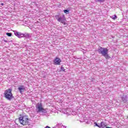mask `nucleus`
Instances as JSON below:
<instances>
[{"mask_svg": "<svg viewBox=\"0 0 128 128\" xmlns=\"http://www.w3.org/2000/svg\"><path fill=\"white\" fill-rule=\"evenodd\" d=\"M122 99L124 102H128V100H126V96L122 97Z\"/></svg>", "mask_w": 128, "mask_h": 128, "instance_id": "f8f14e48", "label": "nucleus"}, {"mask_svg": "<svg viewBox=\"0 0 128 128\" xmlns=\"http://www.w3.org/2000/svg\"><path fill=\"white\" fill-rule=\"evenodd\" d=\"M14 34L16 36H18L19 38H22V36H24V34L18 32V31H14Z\"/></svg>", "mask_w": 128, "mask_h": 128, "instance_id": "0eeeda50", "label": "nucleus"}, {"mask_svg": "<svg viewBox=\"0 0 128 128\" xmlns=\"http://www.w3.org/2000/svg\"><path fill=\"white\" fill-rule=\"evenodd\" d=\"M55 18L58 22H61L62 24H66V17L64 16V14L62 15V16L56 15L55 16Z\"/></svg>", "mask_w": 128, "mask_h": 128, "instance_id": "39448f33", "label": "nucleus"}, {"mask_svg": "<svg viewBox=\"0 0 128 128\" xmlns=\"http://www.w3.org/2000/svg\"><path fill=\"white\" fill-rule=\"evenodd\" d=\"M4 98L8 100H12L14 98V96L12 93L11 89L6 90L4 92Z\"/></svg>", "mask_w": 128, "mask_h": 128, "instance_id": "7ed1b4c3", "label": "nucleus"}, {"mask_svg": "<svg viewBox=\"0 0 128 128\" xmlns=\"http://www.w3.org/2000/svg\"><path fill=\"white\" fill-rule=\"evenodd\" d=\"M82 122H84V120H83V121H82Z\"/></svg>", "mask_w": 128, "mask_h": 128, "instance_id": "412c9836", "label": "nucleus"}, {"mask_svg": "<svg viewBox=\"0 0 128 128\" xmlns=\"http://www.w3.org/2000/svg\"><path fill=\"white\" fill-rule=\"evenodd\" d=\"M61 70H62L63 72H64V66H61Z\"/></svg>", "mask_w": 128, "mask_h": 128, "instance_id": "f3484780", "label": "nucleus"}, {"mask_svg": "<svg viewBox=\"0 0 128 128\" xmlns=\"http://www.w3.org/2000/svg\"><path fill=\"white\" fill-rule=\"evenodd\" d=\"M19 122L22 126H26L28 124V118L26 116H20L18 118Z\"/></svg>", "mask_w": 128, "mask_h": 128, "instance_id": "f03ea898", "label": "nucleus"}, {"mask_svg": "<svg viewBox=\"0 0 128 128\" xmlns=\"http://www.w3.org/2000/svg\"><path fill=\"white\" fill-rule=\"evenodd\" d=\"M6 36H12V33H10V32H7L6 33Z\"/></svg>", "mask_w": 128, "mask_h": 128, "instance_id": "dca6fc26", "label": "nucleus"}, {"mask_svg": "<svg viewBox=\"0 0 128 128\" xmlns=\"http://www.w3.org/2000/svg\"><path fill=\"white\" fill-rule=\"evenodd\" d=\"M18 90H19L20 94H22V92L26 90V86L22 85L19 86Z\"/></svg>", "mask_w": 128, "mask_h": 128, "instance_id": "6e6552de", "label": "nucleus"}, {"mask_svg": "<svg viewBox=\"0 0 128 128\" xmlns=\"http://www.w3.org/2000/svg\"><path fill=\"white\" fill-rule=\"evenodd\" d=\"M98 126L100 128H106V123H104V122H102L100 125Z\"/></svg>", "mask_w": 128, "mask_h": 128, "instance_id": "9d476101", "label": "nucleus"}, {"mask_svg": "<svg viewBox=\"0 0 128 128\" xmlns=\"http://www.w3.org/2000/svg\"><path fill=\"white\" fill-rule=\"evenodd\" d=\"M1 6H4V3H2Z\"/></svg>", "mask_w": 128, "mask_h": 128, "instance_id": "6ab92c4d", "label": "nucleus"}, {"mask_svg": "<svg viewBox=\"0 0 128 128\" xmlns=\"http://www.w3.org/2000/svg\"><path fill=\"white\" fill-rule=\"evenodd\" d=\"M5 42H6V41H5Z\"/></svg>", "mask_w": 128, "mask_h": 128, "instance_id": "aec40b11", "label": "nucleus"}, {"mask_svg": "<svg viewBox=\"0 0 128 128\" xmlns=\"http://www.w3.org/2000/svg\"><path fill=\"white\" fill-rule=\"evenodd\" d=\"M98 52L99 54H102V56H104L105 58H110V56H108V48H102L100 47L99 49H98Z\"/></svg>", "mask_w": 128, "mask_h": 128, "instance_id": "f257e3e1", "label": "nucleus"}, {"mask_svg": "<svg viewBox=\"0 0 128 128\" xmlns=\"http://www.w3.org/2000/svg\"><path fill=\"white\" fill-rule=\"evenodd\" d=\"M94 124H96V126H98H98H100V125H98V124H96V123L95 122Z\"/></svg>", "mask_w": 128, "mask_h": 128, "instance_id": "a211bd4d", "label": "nucleus"}, {"mask_svg": "<svg viewBox=\"0 0 128 128\" xmlns=\"http://www.w3.org/2000/svg\"><path fill=\"white\" fill-rule=\"evenodd\" d=\"M110 18H112V20H116L118 18V16H116V15L111 16Z\"/></svg>", "mask_w": 128, "mask_h": 128, "instance_id": "ddd939ff", "label": "nucleus"}, {"mask_svg": "<svg viewBox=\"0 0 128 128\" xmlns=\"http://www.w3.org/2000/svg\"><path fill=\"white\" fill-rule=\"evenodd\" d=\"M32 36V35L28 33H25L23 34L22 38H30Z\"/></svg>", "mask_w": 128, "mask_h": 128, "instance_id": "9b49d317", "label": "nucleus"}, {"mask_svg": "<svg viewBox=\"0 0 128 128\" xmlns=\"http://www.w3.org/2000/svg\"><path fill=\"white\" fill-rule=\"evenodd\" d=\"M36 110L37 112H46V110L42 106V103H38L36 104Z\"/></svg>", "mask_w": 128, "mask_h": 128, "instance_id": "20e7f679", "label": "nucleus"}, {"mask_svg": "<svg viewBox=\"0 0 128 128\" xmlns=\"http://www.w3.org/2000/svg\"><path fill=\"white\" fill-rule=\"evenodd\" d=\"M106 0H95L96 2H104Z\"/></svg>", "mask_w": 128, "mask_h": 128, "instance_id": "4468645a", "label": "nucleus"}, {"mask_svg": "<svg viewBox=\"0 0 128 128\" xmlns=\"http://www.w3.org/2000/svg\"><path fill=\"white\" fill-rule=\"evenodd\" d=\"M54 128H66V126H64L62 125V124H56Z\"/></svg>", "mask_w": 128, "mask_h": 128, "instance_id": "1a4fd4ad", "label": "nucleus"}, {"mask_svg": "<svg viewBox=\"0 0 128 128\" xmlns=\"http://www.w3.org/2000/svg\"><path fill=\"white\" fill-rule=\"evenodd\" d=\"M54 62L55 66H60V62H62V60L60 58L56 57L54 59Z\"/></svg>", "mask_w": 128, "mask_h": 128, "instance_id": "423d86ee", "label": "nucleus"}, {"mask_svg": "<svg viewBox=\"0 0 128 128\" xmlns=\"http://www.w3.org/2000/svg\"><path fill=\"white\" fill-rule=\"evenodd\" d=\"M64 14H70L68 10H64Z\"/></svg>", "mask_w": 128, "mask_h": 128, "instance_id": "2eb2a0df", "label": "nucleus"}]
</instances>
